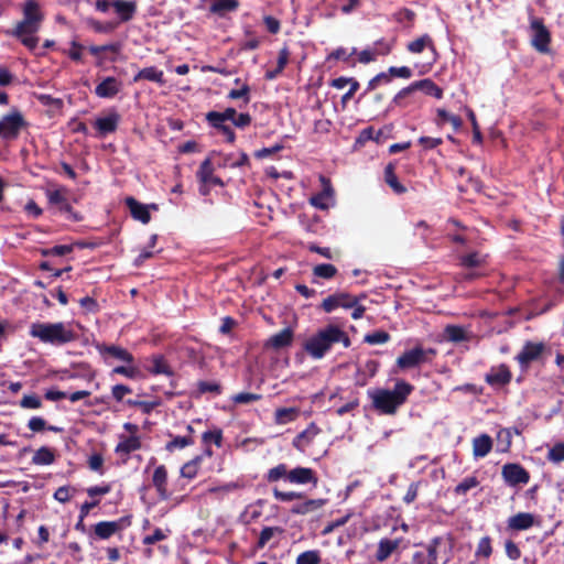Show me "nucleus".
Segmentation results:
<instances>
[{
  "label": "nucleus",
  "instance_id": "1",
  "mask_svg": "<svg viewBox=\"0 0 564 564\" xmlns=\"http://www.w3.org/2000/svg\"><path fill=\"white\" fill-rule=\"evenodd\" d=\"M335 344H341L344 348L351 345L348 334L338 325L328 324L311 335L303 344L305 352L315 360H319L332 349Z\"/></svg>",
  "mask_w": 564,
  "mask_h": 564
},
{
  "label": "nucleus",
  "instance_id": "2",
  "mask_svg": "<svg viewBox=\"0 0 564 564\" xmlns=\"http://www.w3.org/2000/svg\"><path fill=\"white\" fill-rule=\"evenodd\" d=\"M43 20L44 15L39 3L35 0H26L23 6V19L17 23L14 29L6 31V33L19 39L25 47L33 51L39 44L36 33Z\"/></svg>",
  "mask_w": 564,
  "mask_h": 564
},
{
  "label": "nucleus",
  "instance_id": "3",
  "mask_svg": "<svg viewBox=\"0 0 564 564\" xmlns=\"http://www.w3.org/2000/svg\"><path fill=\"white\" fill-rule=\"evenodd\" d=\"M30 336L37 338L44 344L53 346H63L68 343L75 341L78 334L74 329L72 323H33L30 326Z\"/></svg>",
  "mask_w": 564,
  "mask_h": 564
},
{
  "label": "nucleus",
  "instance_id": "4",
  "mask_svg": "<svg viewBox=\"0 0 564 564\" xmlns=\"http://www.w3.org/2000/svg\"><path fill=\"white\" fill-rule=\"evenodd\" d=\"M413 387L405 381H398L393 390L376 389L368 392L372 405L376 410L383 414H394L400 405H402Z\"/></svg>",
  "mask_w": 564,
  "mask_h": 564
},
{
  "label": "nucleus",
  "instance_id": "5",
  "mask_svg": "<svg viewBox=\"0 0 564 564\" xmlns=\"http://www.w3.org/2000/svg\"><path fill=\"white\" fill-rule=\"evenodd\" d=\"M422 91L427 96H433L437 99L443 97V89L438 87L433 80L425 78L411 83L408 87L402 88L392 99V104L398 107H406L409 102L405 100L415 91Z\"/></svg>",
  "mask_w": 564,
  "mask_h": 564
},
{
  "label": "nucleus",
  "instance_id": "6",
  "mask_svg": "<svg viewBox=\"0 0 564 564\" xmlns=\"http://www.w3.org/2000/svg\"><path fill=\"white\" fill-rule=\"evenodd\" d=\"M214 164L212 159L208 156L206 158L198 171L196 172V177L199 182V193L204 196L209 194V191L213 186H223V181L214 175Z\"/></svg>",
  "mask_w": 564,
  "mask_h": 564
},
{
  "label": "nucleus",
  "instance_id": "7",
  "mask_svg": "<svg viewBox=\"0 0 564 564\" xmlns=\"http://www.w3.org/2000/svg\"><path fill=\"white\" fill-rule=\"evenodd\" d=\"M25 126V121L20 111L13 110L0 120V138L15 139L20 130Z\"/></svg>",
  "mask_w": 564,
  "mask_h": 564
},
{
  "label": "nucleus",
  "instance_id": "8",
  "mask_svg": "<svg viewBox=\"0 0 564 564\" xmlns=\"http://www.w3.org/2000/svg\"><path fill=\"white\" fill-rule=\"evenodd\" d=\"M530 29L532 46L541 53H547L551 34L543 24V21L538 18H532L530 22Z\"/></svg>",
  "mask_w": 564,
  "mask_h": 564
},
{
  "label": "nucleus",
  "instance_id": "9",
  "mask_svg": "<svg viewBox=\"0 0 564 564\" xmlns=\"http://www.w3.org/2000/svg\"><path fill=\"white\" fill-rule=\"evenodd\" d=\"M435 354L434 349H423L422 347H415L411 350L405 351L397 359V365L401 369H409L416 367L423 362L430 360V356Z\"/></svg>",
  "mask_w": 564,
  "mask_h": 564
},
{
  "label": "nucleus",
  "instance_id": "10",
  "mask_svg": "<svg viewBox=\"0 0 564 564\" xmlns=\"http://www.w3.org/2000/svg\"><path fill=\"white\" fill-rule=\"evenodd\" d=\"M365 297H366L365 294H362L360 297H356L346 292L335 293V294L329 295L323 300L322 308L326 313H330L337 307L350 308L355 304H357V302H359L360 299H365Z\"/></svg>",
  "mask_w": 564,
  "mask_h": 564
},
{
  "label": "nucleus",
  "instance_id": "11",
  "mask_svg": "<svg viewBox=\"0 0 564 564\" xmlns=\"http://www.w3.org/2000/svg\"><path fill=\"white\" fill-rule=\"evenodd\" d=\"M501 475L506 484L512 487L527 485L530 480L529 473L519 464H506Z\"/></svg>",
  "mask_w": 564,
  "mask_h": 564
},
{
  "label": "nucleus",
  "instance_id": "12",
  "mask_svg": "<svg viewBox=\"0 0 564 564\" xmlns=\"http://www.w3.org/2000/svg\"><path fill=\"white\" fill-rule=\"evenodd\" d=\"M322 189L316 195L312 196L310 203L319 209H327L334 202V189L330 181L325 176H319Z\"/></svg>",
  "mask_w": 564,
  "mask_h": 564
},
{
  "label": "nucleus",
  "instance_id": "13",
  "mask_svg": "<svg viewBox=\"0 0 564 564\" xmlns=\"http://www.w3.org/2000/svg\"><path fill=\"white\" fill-rule=\"evenodd\" d=\"M120 121V115L116 111H110L104 116L98 117L94 121V127L100 137H105L117 130Z\"/></svg>",
  "mask_w": 564,
  "mask_h": 564
},
{
  "label": "nucleus",
  "instance_id": "14",
  "mask_svg": "<svg viewBox=\"0 0 564 564\" xmlns=\"http://www.w3.org/2000/svg\"><path fill=\"white\" fill-rule=\"evenodd\" d=\"M126 205L128 206L131 216L141 221L142 224H148L151 219L149 209L152 208L154 210L158 209V206L155 204L152 205H144L139 203L133 197H127L126 198Z\"/></svg>",
  "mask_w": 564,
  "mask_h": 564
},
{
  "label": "nucleus",
  "instance_id": "15",
  "mask_svg": "<svg viewBox=\"0 0 564 564\" xmlns=\"http://www.w3.org/2000/svg\"><path fill=\"white\" fill-rule=\"evenodd\" d=\"M535 524H539L538 518L530 512H519L507 521L508 529L512 531H524Z\"/></svg>",
  "mask_w": 564,
  "mask_h": 564
},
{
  "label": "nucleus",
  "instance_id": "16",
  "mask_svg": "<svg viewBox=\"0 0 564 564\" xmlns=\"http://www.w3.org/2000/svg\"><path fill=\"white\" fill-rule=\"evenodd\" d=\"M152 484L161 500H167L171 497V492L167 490V470L164 465H160L154 469Z\"/></svg>",
  "mask_w": 564,
  "mask_h": 564
},
{
  "label": "nucleus",
  "instance_id": "17",
  "mask_svg": "<svg viewBox=\"0 0 564 564\" xmlns=\"http://www.w3.org/2000/svg\"><path fill=\"white\" fill-rule=\"evenodd\" d=\"M289 482L293 485H307L313 484L316 486V473L308 467H295L290 470Z\"/></svg>",
  "mask_w": 564,
  "mask_h": 564
},
{
  "label": "nucleus",
  "instance_id": "18",
  "mask_svg": "<svg viewBox=\"0 0 564 564\" xmlns=\"http://www.w3.org/2000/svg\"><path fill=\"white\" fill-rule=\"evenodd\" d=\"M122 88V83L116 77H106L95 88V94L100 98H113Z\"/></svg>",
  "mask_w": 564,
  "mask_h": 564
},
{
  "label": "nucleus",
  "instance_id": "19",
  "mask_svg": "<svg viewBox=\"0 0 564 564\" xmlns=\"http://www.w3.org/2000/svg\"><path fill=\"white\" fill-rule=\"evenodd\" d=\"M326 502L327 500L322 498L306 499L304 501L293 505L290 512L296 516L312 514L321 510L326 505Z\"/></svg>",
  "mask_w": 564,
  "mask_h": 564
},
{
  "label": "nucleus",
  "instance_id": "20",
  "mask_svg": "<svg viewBox=\"0 0 564 564\" xmlns=\"http://www.w3.org/2000/svg\"><path fill=\"white\" fill-rule=\"evenodd\" d=\"M98 351L105 358L111 357L128 365L132 364L134 360L133 356L127 349L116 345H100L98 346Z\"/></svg>",
  "mask_w": 564,
  "mask_h": 564
},
{
  "label": "nucleus",
  "instance_id": "21",
  "mask_svg": "<svg viewBox=\"0 0 564 564\" xmlns=\"http://www.w3.org/2000/svg\"><path fill=\"white\" fill-rule=\"evenodd\" d=\"M543 350L544 345L542 343L528 341L524 344L522 350L518 354L517 360L520 365H529L530 362L536 360Z\"/></svg>",
  "mask_w": 564,
  "mask_h": 564
},
{
  "label": "nucleus",
  "instance_id": "22",
  "mask_svg": "<svg viewBox=\"0 0 564 564\" xmlns=\"http://www.w3.org/2000/svg\"><path fill=\"white\" fill-rule=\"evenodd\" d=\"M111 8L119 17V22H128L135 14L137 2L128 0H116L111 2Z\"/></svg>",
  "mask_w": 564,
  "mask_h": 564
},
{
  "label": "nucleus",
  "instance_id": "23",
  "mask_svg": "<svg viewBox=\"0 0 564 564\" xmlns=\"http://www.w3.org/2000/svg\"><path fill=\"white\" fill-rule=\"evenodd\" d=\"M284 533L281 527H265L259 534L257 542L258 549H263L265 545L272 543V546L276 545Z\"/></svg>",
  "mask_w": 564,
  "mask_h": 564
},
{
  "label": "nucleus",
  "instance_id": "24",
  "mask_svg": "<svg viewBox=\"0 0 564 564\" xmlns=\"http://www.w3.org/2000/svg\"><path fill=\"white\" fill-rule=\"evenodd\" d=\"M511 380V372L506 365L494 367L486 375V381L490 386H505Z\"/></svg>",
  "mask_w": 564,
  "mask_h": 564
},
{
  "label": "nucleus",
  "instance_id": "25",
  "mask_svg": "<svg viewBox=\"0 0 564 564\" xmlns=\"http://www.w3.org/2000/svg\"><path fill=\"white\" fill-rule=\"evenodd\" d=\"M401 539H381L376 551V560L380 563L387 561L400 546Z\"/></svg>",
  "mask_w": 564,
  "mask_h": 564
},
{
  "label": "nucleus",
  "instance_id": "26",
  "mask_svg": "<svg viewBox=\"0 0 564 564\" xmlns=\"http://www.w3.org/2000/svg\"><path fill=\"white\" fill-rule=\"evenodd\" d=\"M494 442L488 434H480L473 440V456L475 459L486 457L492 449Z\"/></svg>",
  "mask_w": 564,
  "mask_h": 564
},
{
  "label": "nucleus",
  "instance_id": "27",
  "mask_svg": "<svg viewBox=\"0 0 564 564\" xmlns=\"http://www.w3.org/2000/svg\"><path fill=\"white\" fill-rule=\"evenodd\" d=\"M57 454L54 448L42 446L32 456V464L36 466H48L56 460Z\"/></svg>",
  "mask_w": 564,
  "mask_h": 564
},
{
  "label": "nucleus",
  "instance_id": "28",
  "mask_svg": "<svg viewBox=\"0 0 564 564\" xmlns=\"http://www.w3.org/2000/svg\"><path fill=\"white\" fill-rule=\"evenodd\" d=\"M293 330L291 328H284L281 332L272 335L268 341L267 346L274 348V349H281L284 347H288L292 344L293 340Z\"/></svg>",
  "mask_w": 564,
  "mask_h": 564
},
{
  "label": "nucleus",
  "instance_id": "29",
  "mask_svg": "<svg viewBox=\"0 0 564 564\" xmlns=\"http://www.w3.org/2000/svg\"><path fill=\"white\" fill-rule=\"evenodd\" d=\"M142 79L153 82L159 85L165 84L163 70L156 68L155 66L142 68L133 77L134 83H138Z\"/></svg>",
  "mask_w": 564,
  "mask_h": 564
},
{
  "label": "nucleus",
  "instance_id": "30",
  "mask_svg": "<svg viewBox=\"0 0 564 564\" xmlns=\"http://www.w3.org/2000/svg\"><path fill=\"white\" fill-rule=\"evenodd\" d=\"M319 429L315 423H311L303 432H301L294 440L293 445L297 449H304L308 446L315 436L319 433Z\"/></svg>",
  "mask_w": 564,
  "mask_h": 564
},
{
  "label": "nucleus",
  "instance_id": "31",
  "mask_svg": "<svg viewBox=\"0 0 564 564\" xmlns=\"http://www.w3.org/2000/svg\"><path fill=\"white\" fill-rule=\"evenodd\" d=\"M141 447V441L139 436H120V441L117 444L115 452L119 455H129L130 453Z\"/></svg>",
  "mask_w": 564,
  "mask_h": 564
},
{
  "label": "nucleus",
  "instance_id": "32",
  "mask_svg": "<svg viewBox=\"0 0 564 564\" xmlns=\"http://www.w3.org/2000/svg\"><path fill=\"white\" fill-rule=\"evenodd\" d=\"M236 116V109L235 108H227L225 111H209L206 115L207 121L216 129L224 127V122L227 120L232 121Z\"/></svg>",
  "mask_w": 564,
  "mask_h": 564
},
{
  "label": "nucleus",
  "instance_id": "33",
  "mask_svg": "<svg viewBox=\"0 0 564 564\" xmlns=\"http://www.w3.org/2000/svg\"><path fill=\"white\" fill-rule=\"evenodd\" d=\"M299 416V408H279L274 412V422L278 425H285L288 423L294 422Z\"/></svg>",
  "mask_w": 564,
  "mask_h": 564
},
{
  "label": "nucleus",
  "instance_id": "34",
  "mask_svg": "<svg viewBox=\"0 0 564 564\" xmlns=\"http://www.w3.org/2000/svg\"><path fill=\"white\" fill-rule=\"evenodd\" d=\"M89 52L94 56L98 58L97 64L101 65L105 61V57L102 56L104 53H112L115 55L119 54L121 51V44L120 43H110L106 45H91L89 46Z\"/></svg>",
  "mask_w": 564,
  "mask_h": 564
},
{
  "label": "nucleus",
  "instance_id": "35",
  "mask_svg": "<svg viewBox=\"0 0 564 564\" xmlns=\"http://www.w3.org/2000/svg\"><path fill=\"white\" fill-rule=\"evenodd\" d=\"M444 336L453 343H460L469 339V332L460 326L448 325L444 329Z\"/></svg>",
  "mask_w": 564,
  "mask_h": 564
},
{
  "label": "nucleus",
  "instance_id": "36",
  "mask_svg": "<svg viewBox=\"0 0 564 564\" xmlns=\"http://www.w3.org/2000/svg\"><path fill=\"white\" fill-rule=\"evenodd\" d=\"M391 51L390 46H384L381 50H378L377 47H367L362 51H360L358 54V61L361 64H369L371 62H375L379 55H387Z\"/></svg>",
  "mask_w": 564,
  "mask_h": 564
},
{
  "label": "nucleus",
  "instance_id": "37",
  "mask_svg": "<svg viewBox=\"0 0 564 564\" xmlns=\"http://www.w3.org/2000/svg\"><path fill=\"white\" fill-rule=\"evenodd\" d=\"M119 528V524L115 521H101L95 525L94 531L99 539L107 540L112 536Z\"/></svg>",
  "mask_w": 564,
  "mask_h": 564
},
{
  "label": "nucleus",
  "instance_id": "38",
  "mask_svg": "<svg viewBox=\"0 0 564 564\" xmlns=\"http://www.w3.org/2000/svg\"><path fill=\"white\" fill-rule=\"evenodd\" d=\"M384 181L397 194L405 193L406 188L399 182L394 173V165L391 163L384 169Z\"/></svg>",
  "mask_w": 564,
  "mask_h": 564
},
{
  "label": "nucleus",
  "instance_id": "39",
  "mask_svg": "<svg viewBox=\"0 0 564 564\" xmlns=\"http://www.w3.org/2000/svg\"><path fill=\"white\" fill-rule=\"evenodd\" d=\"M210 11L213 13L224 15L227 12L235 11L238 8L237 0H210Z\"/></svg>",
  "mask_w": 564,
  "mask_h": 564
},
{
  "label": "nucleus",
  "instance_id": "40",
  "mask_svg": "<svg viewBox=\"0 0 564 564\" xmlns=\"http://www.w3.org/2000/svg\"><path fill=\"white\" fill-rule=\"evenodd\" d=\"M290 470L285 464H279L268 470L265 479L268 482H276L281 479L289 482Z\"/></svg>",
  "mask_w": 564,
  "mask_h": 564
},
{
  "label": "nucleus",
  "instance_id": "41",
  "mask_svg": "<svg viewBox=\"0 0 564 564\" xmlns=\"http://www.w3.org/2000/svg\"><path fill=\"white\" fill-rule=\"evenodd\" d=\"M203 443L206 445V448H205V454L207 456H212L213 455V451L209 448V444L210 443H214L217 447H220L221 446V441H223V434H221V431L216 429V430H213V431H207L203 434Z\"/></svg>",
  "mask_w": 564,
  "mask_h": 564
},
{
  "label": "nucleus",
  "instance_id": "42",
  "mask_svg": "<svg viewBox=\"0 0 564 564\" xmlns=\"http://www.w3.org/2000/svg\"><path fill=\"white\" fill-rule=\"evenodd\" d=\"M241 488V485L237 481H231L224 484L221 486L212 487L208 489L209 494L214 495L216 498L221 499L225 496L229 495Z\"/></svg>",
  "mask_w": 564,
  "mask_h": 564
},
{
  "label": "nucleus",
  "instance_id": "43",
  "mask_svg": "<svg viewBox=\"0 0 564 564\" xmlns=\"http://www.w3.org/2000/svg\"><path fill=\"white\" fill-rule=\"evenodd\" d=\"M479 486V480L476 476H469L463 479L455 488L454 492L457 496H465L469 490Z\"/></svg>",
  "mask_w": 564,
  "mask_h": 564
},
{
  "label": "nucleus",
  "instance_id": "44",
  "mask_svg": "<svg viewBox=\"0 0 564 564\" xmlns=\"http://www.w3.org/2000/svg\"><path fill=\"white\" fill-rule=\"evenodd\" d=\"M200 462L202 457L196 456L192 460L184 464L181 468V476L187 479H193L197 475Z\"/></svg>",
  "mask_w": 564,
  "mask_h": 564
},
{
  "label": "nucleus",
  "instance_id": "45",
  "mask_svg": "<svg viewBox=\"0 0 564 564\" xmlns=\"http://www.w3.org/2000/svg\"><path fill=\"white\" fill-rule=\"evenodd\" d=\"M149 371L154 375H166V376L172 375V371H171L169 365L166 364L164 358L161 356H155L152 359V365L150 366Z\"/></svg>",
  "mask_w": 564,
  "mask_h": 564
},
{
  "label": "nucleus",
  "instance_id": "46",
  "mask_svg": "<svg viewBox=\"0 0 564 564\" xmlns=\"http://www.w3.org/2000/svg\"><path fill=\"white\" fill-rule=\"evenodd\" d=\"M427 46L433 47V42H432V39L427 34H425V35H422L421 37L410 42L408 44V50L411 53L417 54V53L423 52V50Z\"/></svg>",
  "mask_w": 564,
  "mask_h": 564
},
{
  "label": "nucleus",
  "instance_id": "47",
  "mask_svg": "<svg viewBox=\"0 0 564 564\" xmlns=\"http://www.w3.org/2000/svg\"><path fill=\"white\" fill-rule=\"evenodd\" d=\"M272 495L275 500L281 502H290L293 500H301L304 498V495L302 492L297 491H281L278 488H274L272 490Z\"/></svg>",
  "mask_w": 564,
  "mask_h": 564
},
{
  "label": "nucleus",
  "instance_id": "48",
  "mask_svg": "<svg viewBox=\"0 0 564 564\" xmlns=\"http://www.w3.org/2000/svg\"><path fill=\"white\" fill-rule=\"evenodd\" d=\"M321 553L317 550L305 551L296 557V564H319Z\"/></svg>",
  "mask_w": 564,
  "mask_h": 564
},
{
  "label": "nucleus",
  "instance_id": "49",
  "mask_svg": "<svg viewBox=\"0 0 564 564\" xmlns=\"http://www.w3.org/2000/svg\"><path fill=\"white\" fill-rule=\"evenodd\" d=\"M193 444H194V438L192 436H189V435H186V436H175V437L172 438V441H170L166 444L165 448L169 452H173L176 448H184V447L193 445Z\"/></svg>",
  "mask_w": 564,
  "mask_h": 564
},
{
  "label": "nucleus",
  "instance_id": "50",
  "mask_svg": "<svg viewBox=\"0 0 564 564\" xmlns=\"http://www.w3.org/2000/svg\"><path fill=\"white\" fill-rule=\"evenodd\" d=\"M337 269L335 265L329 263H323L314 267L313 274L323 279H332L336 275Z\"/></svg>",
  "mask_w": 564,
  "mask_h": 564
},
{
  "label": "nucleus",
  "instance_id": "51",
  "mask_svg": "<svg viewBox=\"0 0 564 564\" xmlns=\"http://www.w3.org/2000/svg\"><path fill=\"white\" fill-rule=\"evenodd\" d=\"M492 554L491 539L484 536L479 540L475 552L476 557L488 558Z\"/></svg>",
  "mask_w": 564,
  "mask_h": 564
},
{
  "label": "nucleus",
  "instance_id": "52",
  "mask_svg": "<svg viewBox=\"0 0 564 564\" xmlns=\"http://www.w3.org/2000/svg\"><path fill=\"white\" fill-rule=\"evenodd\" d=\"M170 530H162L156 528L153 533L143 536L142 542L145 545L155 544L156 542L163 541L167 538Z\"/></svg>",
  "mask_w": 564,
  "mask_h": 564
},
{
  "label": "nucleus",
  "instance_id": "53",
  "mask_svg": "<svg viewBox=\"0 0 564 564\" xmlns=\"http://www.w3.org/2000/svg\"><path fill=\"white\" fill-rule=\"evenodd\" d=\"M229 99H242L245 105L250 101V87L247 84H242L239 89H231L228 93Z\"/></svg>",
  "mask_w": 564,
  "mask_h": 564
},
{
  "label": "nucleus",
  "instance_id": "54",
  "mask_svg": "<svg viewBox=\"0 0 564 564\" xmlns=\"http://www.w3.org/2000/svg\"><path fill=\"white\" fill-rule=\"evenodd\" d=\"M485 261L486 257L478 252H474L462 258V264L466 268L480 267Z\"/></svg>",
  "mask_w": 564,
  "mask_h": 564
},
{
  "label": "nucleus",
  "instance_id": "55",
  "mask_svg": "<svg viewBox=\"0 0 564 564\" xmlns=\"http://www.w3.org/2000/svg\"><path fill=\"white\" fill-rule=\"evenodd\" d=\"M390 339V335L384 330H378L365 336V341L370 345L384 344Z\"/></svg>",
  "mask_w": 564,
  "mask_h": 564
},
{
  "label": "nucleus",
  "instance_id": "56",
  "mask_svg": "<svg viewBox=\"0 0 564 564\" xmlns=\"http://www.w3.org/2000/svg\"><path fill=\"white\" fill-rule=\"evenodd\" d=\"M84 50H85L84 45H82L77 41H72L69 48L67 50L66 53L70 59H73L75 62H82Z\"/></svg>",
  "mask_w": 564,
  "mask_h": 564
},
{
  "label": "nucleus",
  "instance_id": "57",
  "mask_svg": "<svg viewBox=\"0 0 564 564\" xmlns=\"http://www.w3.org/2000/svg\"><path fill=\"white\" fill-rule=\"evenodd\" d=\"M261 399L260 394L250 393V392H240L235 394L231 400L237 404H247Z\"/></svg>",
  "mask_w": 564,
  "mask_h": 564
},
{
  "label": "nucleus",
  "instance_id": "58",
  "mask_svg": "<svg viewBox=\"0 0 564 564\" xmlns=\"http://www.w3.org/2000/svg\"><path fill=\"white\" fill-rule=\"evenodd\" d=\"M138 372L139 370L133 366H118L111 370L110 376L112 377L115 375H121L127 378L133 379L137 377Z\"/></svg>",
  "mask_w": 564,
  "mask_h": 564
},
{
  "label": "nucleus",
  "instance_id": "59",
  "mask_svg": "<svg viewBox=\"0 0 564 564\" xmlns=\"http://www.w3.org/2000/svg\"><path fill=\"white\" fill-rule=\"evenodd\" d=\"M549 460L553 463H561L564 460V443L555 444L547 454Z\"/></svg>",
  "mask_w": 564,
  "mask_h": 564
},
{
  "label": "nucleus",
  "instance_id": "60",
  "mask_svg": "<svg viewBox=\"0 0 564 564\" xmlns=\"http://www.w3.org/2000/svg\"><path fill=\"white\" fill-rule=\"evenodd\" d=\"M20 405L24 409H40L42 406V401L35 394H28L21 399Z\"/></svg>",
  "mask_w": 564,
  "mask_h": 564
},
{
  "label": "nucleus",
  "instance_id": "61",
  "mask_svg": "<svg viewBox=\"0 0 564 564\" xmlns=\"http://www.w3.org/2000/svg\"><path fill=\"white\" fill-rule=\"evenodd\" d=\"M197 387L200 393L212 392L219 394L221 390L220 384L215 381H200L198 382Z\"/></svg>",
  "mask_w": 564,
  "mask_h": 564
},
{
  "label": "nucleus",
  "instance_id": "62",
  "mask_svg": "<svg viewBox=\"0 0 564 564\" xmlns=\"http://www.w3.org/2000/svg\"><path fill=\"white\" fill-rule=\"evenodd\" d=\"M132 390L126 384H116L111 389L112 398L117 402H121L127 394H130Z\"/></svg>",
  "mask_w": 564,
  "mask_h": 564
},
{
  "label": "nucleus",
  "instance_id": "63",
  "mask_svg": "<svg viewBox=\"0 0 564 564\" xmlns=\"http://www.w3.org/2000/svg\"><path fill=\"white\" fill-rule=\"evenodd\" d=\"M505 550H506L507 556L512 561H516V560L520 558V556H521V551H520L519 546L511 540H507L505 542Z\"/></svg>",
  "mask_w": 564,
  "mask_h": 564
},
{
  "label": "nucleus",
  "instance_id": "64",
  "mask_svg": "<svg viewBox=\"0 0 564 564\" xmlns=\"http://www.w3.org/2000/svg\"><path fill=\"white\" fill-rule=\"evenodd\" d=\"M72 250H73V247L69 245H59V246H54L51 249L45 250L43 253L45 256L62 257V256H65V254L72 252Z\"/></svg>",
  "mask_w": 564,
  "mask_h": 564
}]
</instances>
